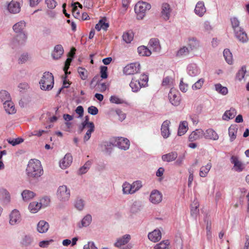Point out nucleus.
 I'll use <instances>...</instances> for the list:
<instances>
[{"instance_id": "nucleus-33", "label": "nucleus", "mask_w": 249, "mask_h": 249, "mask_svg": "<svg viewBox=\"0 0 249 249\" xmlns=\"http://www.w3.org/2000/svg\"><path fill=\"white\" fill-rule=\"evenodd\" d=\"M108 27L109 24L105 22V19H100L95 28L98 31H100L101 29L107 31Z\"/></svg>"}, {"instance_id": "nucleus-46", "label": "nucleus", "mask_w": 249, "mask_h": 249, "mask_svg": "<svg viewBox=\"0 0 249 249\" xmlns=\"http://www.w3.org/2000/svg\"><path fill=\"white\" fill-rule=\"evenodd\" d=\"M123 191L124 194H132V186L127 182H125L123 185Z\"/></svg>"}, {"instance_id": "nucleus-64", "label": "nucleus", "mask_w": 249, "mask_h": 249, "mask_svg": "<svg viewBox=\"0 0 249 249\" xmlns=\"http://www.w3.org/2000/svg\"><path fill=\"white\" fill-rule=\"evenodd\" d=\"M84 249H97L93 242H89L88 243L84 246Z\"/></svg>"}, {"instance_id": "nucleus-1", "label": "nucleus", "mask_w": 249, "mask_h": 249, "mask_svg": "<svg viewBox=\"0 0 249 249\" xmlns=\"http://www.w3.org/2000/svg\"><path fill=\"white\" fill-rule=\"evenodd\" d=\"M39 84L41 89L51 90L54 85V78L53 74L49 72H45L39 81Z\"/></svg>"}, {"instance_id": "nucleus-38", "label": "nucleus", "mask_w": 249, "mask_h": 249, "mask_svg": "<svg viewBox=\"0 0 249 249\" xmlns=\"http://www.w3.org/2000/svg\"><path fill=\"white\" fill-rule=\"evenodd\" d=\"M231 22L232 28L234 32L240 30L242 28L239 26L240 21L236 17H233L231 18Z\"/></svg>"}, {"instance_id": "nucleus-41", "label": "nucleus", "mask_w": 249, "mask_h": 249, "mask_svg": "<svg viewBox=\"0 0 249 249\" xmlns=\"http://www.w3.org/2000/svg\"><path fill=\"white\" fill-rule=\"evenodd\" d=\"M92 220L91 216L90 214L86 215L81 221V226L79 225L80 228L87 227L89 225Z\"/></svg>"}, {"instance_id": "nucleus-53", "label": "nucleus", "mask_w": 249, "mask_h": 249, "mask_svg": "<svg viewBox=\"0 0 249 249\" xmlns=\"http://www.w3.org/2000/svg\"><path fill=\"white\" fill-rule=\"evenodd\" d=\"M133 38V35L131 33H124L123 35V40L127 43H130Z\"/></svg>"}, {"instance_id": "nucleus-32", "label": "nucleus", "mask_w": 249, "mask_h": 249, "mask_svg": "<svg viewBox=\"0 0 249 249\" xmlns=\"http://www.w3.org/2000/svg\"><path fill=\"white\" fill-rule=\"evenodd\" d=\"M170 242L168 240H163L157 244L153 249H168L169 248Z\"/></svg>"}, {"instance_id": "nucleus-54", "label": "nucleus", "mask_w": 249, "mask_h": 249, "mask_svg": "<svg viewBox=\"0 0 249 249\" xmlns=\"http://www.w3.org/2000/svg\"><path fill=\"white\" fill-rule=\"evenodd\" d=\"M74 206L79 211L83 210L84 207L83 200L81 199H77L75 202Z\"/></svg>"}, {"instance_id": "nucleus-57", "label": "nucleus", "mask_w": 249, "mask_h": 249, "mask_svg": "<svg viewBox=\"0 0 249 249\" xmlns=\"http://www.w3.org/2000/svg\"><path fill=\"white\" fill-rule=\"evenodd\" d=\"M107 89L106 83H97L96 84V90L100 92H104Z\"/></svg>"}, {"instance_id": "nucleus-3", "label": "nucleus", "mask_w": 249, "mask_h": 249, "mask_svg": "<svg viewBox=\"0 0 249 249\" xmlns=\"http://www.w3.org/2000/svg\"><path fill=\"white\" fill-rule=\"evenodd\" d=\"M50 203V199L47 197H43L40 199V202L36 201L30 203L29 206V209L32 213H36L42 207L47 206Z\"/></svg>"}, {"instance_id": "nucleus-63", "label": "nucleus", "mask_w": 249, "mask_h": 249, "mask_svg": "<svg viewBox=\"0 0 249 249\" xmlns=\"http://www.w3.org/2000/svg\"><path fill=\"white\" fill-rule=\"evenodd\" d=\"M116 114L118 116V119L121 121L124 120L126 117L125 114L120 109L116 110Z\"/></svg>"}, {"instance_id": "nucleus-23", "label": "nucleus", "mask_w": 249, "mask_h": 249, "mask_svg": "<svg viewBox=\"0 0 249 249\" xmlns=\"http://www.w3.org/2000/svg\"><path fill=\"white\" fill-rule=\"evenodd\" d=\"M236 114V110L234 108H231L230 110H226L222 116V119L226 121L233 119Z\"/></svg>"}, {"instance_id": "nucleus-6", "label": "nucleus", "mask_w": 249, "mask_h": 249, "mask_svg": "<svg viewBox=\"0 0 249 249\" xmlns=\"http://www.w3.org/2000/svg\"><path fill=\"white\" fill-rule=\"evenodd\" d=\"M168 98L170 103L174 106H178L181 101V97L179 92L176 89L171 88L168 94Z\"/></svg>"}, {"instance_id": "nucleus-21", "label": "nucleus", "mask_w": 249, "mask_h": 249, "mask_svg": "<svg viewBox=\"0 0 249 249\" xmlns=\"http://www.w3.org/2000/svg\"><path fill=\"white\" fill-rule=\"evenodd\" d=\"M64 53V50L61 45H57L55 46L53 52L52 53L53 58L58 59L61 57Z\"/></svg>"}, {"instance_id": "nucleus-56", "label": "nucleus", "mask_w": 249, "mask_h": 249, "mask_svg": "<svg viewBox=\"0 0 249 249\" xmlns=\"http://www.w3.org/2000/svg\"><path fill=\"white\" fill-rule=\"evenodd\" d=\"M107 68L106 66H102L100 68V73L101 77L105 79L107 77Z\"/></svg>"}, {"instance_id": "nucleus-39", "label": "nucleus", "mask_w": 249, "mask_h": 249, "mask_svg": "<svg viewBox=\"0 0 249 249\" xmlns=\"http://www.w3.org/2000/svg\"><path fill=\"white\" fill-rule=\"evenodd\" d=\"M215 90L219 93L225 95L228 93V90L226 87L222 86L220 84L215 85Z\"/></svg>"}, {"instance_id": "nucleus-12", "label": "nucleus", "mask_w": 249, "mask_h": 249, "mask_svg": "<svg viewBox=\"0 0 249 249\" xmlns=\"http://www.w3.org/2000/svg\"><path fill=\"white\" fill-rule=\"evenodd\" d=\"M162 199V194L157 190L152 191L150 195L149 200L153 204H159Z\"/></svg>"}, {"instance_id": "nucleus-43", "label": "nucleus", "mask_w": 249, "mask_h": 249, "mask_svg": "<svg viewBox=\"0 0 249 249\" xmlns=\"http://www.w3.org/2000/svg\"><path fill=\"white\" fill-rule=\"evenodd\" d=\"M199 204L197 201H194L191 205V214L194 217H196L199 212L198 207Z\"/></svg>"}, {"instance_id": "nucleus-2", "label": "nucleus", "mask_w": 249, "mask_h": 249, "mask_svg": "<svg viewBox=\"0 0 249 249\" xmlns=\"http://www.w3.org/2000/svg\"><path fill=\"white\" fill-rule=\"evenodd\" d=\"M151 5L143 1H139L135 6L134 10L137 15V18L142 19L145 16L146 12L151 8Z\"/></svg>"}, {"instance_id": "nucleus-14", "label": "nucleus", "mask_w": 249, "mask_h": 249, "mask_svg": "<svg viewBox=\"0 0 249 249\" xmlns=\"http://www.w3.org/2000/svg\"><path fill=\"white\" fill-rule=\"evenodd\" d=\"M148 239L153 242H157L161 238V233L160 230L156 229L148 234Z\"/></svg>"}, {"instance_id": "nucleus-8", "label": "nucleus", "mask_w": 249, "mask_h": 249, "mask_svg": "<svg viewBox=\"0 0 249 249\" xmlns=\"http://www.w3.org/2000/svg\"><path fill=\"white\" fill-rule=\"evenodd\" d=\"M26 170L27 171H42L43 167L39 160L31 159L28 162Z\"/></svg>"}, {"instance_id": "nucleus-60", "label": "nucleus", "mask_w": 249, "mask_h": 249, "mask_svg": "<svg viewBox=\"0 0 249 249\" xmlns=\"http://www.w3.org/2000/svg\"><path fill=\"white\" fill-rule=\"evenodd\" d=\"M45 2L49 8L53 9L56 7V2L54 0H46Z\"/></svg>"}, {"instance_id": "nucleus-19", "label": "nucleus", "mask_w": 249, "mask_h": 249, "mask_svg": "<svg viewBox=\"0 0 249 249\" xmlns=\"http://www.w3.org/2000/svg\"><path fill=\"white\" fill-rule=\"evenodd\" d=\"M3 107L5 108L6 112L9 114H14L16 112V109L15 107L14 103L11 101V100L3 103Z\"/></svg>"}, {"instance_id": "nucleus-55", "label": "nucleus", "mask_w": 249, "mask_h": 249, "mask_svg": "<svg viewBox=\"0 0 249 249\" xmlns=\"http://www.w3.org/2000/svg\"><path fill=\"white\" fill-rule=\"evenodd\" d=\"M188 72L191 76H195L197 73V70L192 65L188 67Z\"/></svg>"}, {"instance_id": "nucleus-52", "label": "nucleus", "mask_w": 249, "mask_h": 249, "mask_svg": "<svg viewBox=\"0 0 249 249\" xmlns=\"http://www.w3.org/2000/svg\"><path fill=\"white\" fill-rule=\"evenodd\" d=\"M195 13L199 17L202 16V3L199 1L197 3L195 9Z\"/></svg>"}, {"instance_id": "nucleus-5", "label": "nucleus", "mask_w": 249, "mask_h": 249, "mask_svg": "<svg viewBox=\"0 0 249 249\" xmlns=\"http://www.w3.org/2000/svg\"><path fill=\"white\" fill-rule=\"evenodd\" d=\"M56 195L60 200L68 201L70 197V190L65 185L60 186L58 188Z\"/></svg>"}, {"instance_id": "nucleus-51", "label": "nucleus", "mask_w": 249, "mask_h": 249, "mask_svg": "<svg viewBox=\"0 0 249 249\" xmlns=\"http://www.w3.org/2000/svg\"><path fill=\"white\" fill-rule=\"evenodd\" d=\"M132 194L139 190L142 186V182L140 181H136L134 182L132 184Z\"/></svg>"}, {"instance_id": "nucleus-48", "label": "nucleus", "mask_w": 249, "mask_h": 249, "mask_svg": "<svg viewBox=\"0 0 249 249\" xmlns=\"http://www.w3.org/2000/svg\"><path fill=\"white\" fill-rule=\"evenodd\" d=\"M246 72V67L245 66L242 67L241 69L238 71L236 74V78L241 81L245 76V74Z\"/></svg>"}, {"instance_id": "nucleus-26", "label": "nucleus", "mask_w": 249, "mask_h": 249, "mask_svg": "<svg viewBox=\"0 0 249 249\" xmlns=\"http://www.w3.org/2000/svg\"><path fill=\"white\" fill-rule=\"evenodd\" d=\"M49 224L44 220L40 221L38 222L37 226V231L40 233H45L47 232L49 229Z\"/></svg>"}, {"instance_id": "nucleus-58", "label": "nucleus", "mask_w": 249, "mask_h": 249, "mask_svg": "<svg viewBox=\"0 0 249 249\" xmlns=\"http://www.w3.org/2000/svg\"><path fill=\"white\" fill-rule=\"evenodd\" d=\"M41 172H28V177L30 179L36 178L41 176Z\"/></svg>"}, {"instance_id": "nucleus-10", "label": "nucleus", "mask_w": 249, "mask_h": 249, "mask_svg": "<svg viewBox=\"0 0 249 249\" xmlns=\"http://www.w3.org/2000/svg\"><path fill=\"white\" fill-rule=\"evenodd\" d=\"M72 157L70 153L66 154L59 162L60 168L64 170L69 167L72 162Z\"/></svg>"}, {"instance_id": "nucleus-28", "label": "nucleus", "mask_w": 249, "mask_h": 249, "mask_svg": "<svg viewBox=\"0 0 249 249\" xmlns=\"http://www.w3.org/2000/svg\"><path fill=\"white\" fill-rule=\"evenodd\" d=\"M202 135L201 129H196L193 131L189 136V140L190 142H193L199 139Z\"/></svg>"}, {"instance_id": "nucleus-17", "label": "nucleus", "mask_w": 249, "mask_h": 249, "mask_svg": "<svg viewBox=\"0 0 249 249\" xmlns=\"http://www.w3.org/2000/svg\"><path fill=\"white\" fill-rule=\"evenodd\" d=\"M131 239L129 234H125L122 237L117 239L116 242L114 244V246L117 248H120L121 246L127 244Z\"/></svg>"}, {"instance_id": "nucleus-30", "label": "nucleus", "mask_w": 249, "mask_h": 249, "mask_svg": "<svg viewBox=\"0 0 249 249\" xmlns=\"http://www.w3.org/2000/svg\"><path fill=\"white\" fill-rule=\"evenodd\" d=\"M138 52L140 55L149 56L151 54V51L145 46H141L138 48Z\"/></svg>"}, {"instance_id": "nucleus-18", "label": "nucleus", "mask_w": 249, "mask_h": 249, "mask_svg": "<svg viewBox=\"0 0 249 249\" xmlns=\"http://www.w3.org/2000/svg\"><path fill=\"white\" fill-rule=\"evenodd\" d=\"M20 220V215L17 210H13L10 215L9 223L11 225H15Z\"/></svg>"}, {"instance_id": "nucleus-62", "label": "nucleus", "mask_w": 249, "mask_h": 249, "mask_svg": "<svg viewBox=\"0 0 249 249\" xmlns=\"http://www.w3.org/2000/svg\"><path fill=\"white\" fill-rule=\"evenodd\" d=\"M88 113L93 115H95L98 113V108L95 106H90L88 109Z\"/></svg>"}, {"instance_id": "nucleus-47", "label": "nucleus", "mask_w": 249, "mask_h": 249, "mask_svg": "<svg viewBox=\"0 0 249 249\" xmlns=\"http://www.w3.org/2000/svg\"><path fill=\"white\" fill-rule=\"evenodd\" d=\"M189 53V50L186 47H183L180 48L177 53V56L180 57L183 56H186Z\"/></svg>"}, {"instance_id": "nucleus-61", "label": "nucleus", "mask_w": 249, "mask_h": 249, "mask_svg": "<svg viewBox=\"0 0 249 249\" xmlns=\"http://www.w3.org/2000/svg\"><path fill=\"white\" fill-rule=\"evenodd\" d=\"M23 141V140L22 138H18L15 139L9 140L8 142L12 145L15 146L17 144L21 143Z\"/></svg>"}, {"instance_id": "nucleus-44", "label": "nucleus", "mask_w": 249, "mask_h": 249, "mask_svg": "<svg viewBox=\"0 0 249 249\" xmlns=\"http://www.w3.org/2000/svg\"><path fill=\"white\" fill-rule=\"evenodd\" d=\"M77 71L80 78L82 80H86L88 78V72L86 69L79 67L77 69Z\"/></svg>"}, {"instance_id": "nucleus-4", "label": "nucleus", "mask_w": 249, "mask_h": 249, "mask_svg": "<svg viewBox=\"0 0 249 249\" xmlns=\"http://www.w3.org/2000/svg\"><path fill=\"white\" fill-rule=\"evenodd\" d=\"M141 68V65L139 62L131 63L124 67L123 72L125 75H133L139 73Z\"/></svg>"}, {"instance_id": "nucleus-24", "label": "nucleus", "mask_w": 249, "mask_h": 249, "mask_svg": "<svg viewBox=\"0 0 249 249\" xmlns=\"http://www.w3.org/2000/svg\"><path fill=\"white\" fill-rule=\"evenodd\" d=\"M238 127L236 124H232L229 128V136L230 142H233L236 138Z\"/></svg>"}, {"instance_id": "nucleus-13", "label": "nucleus", "mask_w": 249, "mask_h": 249, "mask_svg": "<svg viewBox=\"0 0 249 249\" xmlns=\"http://www.w3.org/2000/svg\"><path fill=\"white\" fill-rule=\"evenodd\" d=\"M170 5L167 3H163L161 6V16L165 20L169 19L171 13Z\"/></svg>"}, {"instance_id": "nucleus-50", "label": "nucleus", "mask_w": 249, "mask_h": 249, "mask_svg": "<svg viewBox=\"0 0 249 249\" xmlns=\"http://www.w3.org/2000/svg\"><path fill=\"white\" fill-rule=\"evenodd\" d=\"M188 45L191 50L196 49L199 47L198 42L194 38L189 39Z\"/></svg>"}, {"instance_id": "nucleus-35", "label": "nucleus", "mask_w": 249, "mask_h": 249, "mask_svg": "<svg viewBox=\"0 0 249 249\" xmlns=\"http://www.w3.org/2000/svg\"><path fill=\"white\" fill-rule=\"evenodd\" d=\"M86 128H88V130L84 137V141L85 142L88 141L90 139L91 133L94 130V124L93 123L89 124V126L86 127Z\"/></svg>"}, {"instance_id": "nucleus-31", "label": "nucleus", "mask_w": 249, "mask_h": 249, "mask_svg": "<svg viewBox=\"0 0 249 249\" xmlns=\"http://www.w3.org/2000/svg\"><path fill=\"white\" fill-rule=\"evenodd\" d=\"M188 130V123L186 121L182 122L178 127V136L184 135Z\"/></svg>"}, {"instance_id": "nucleus-9", "label": "nucleus", "mask_w": 249, "mask_h": 249, "mask_svg": "<svg viewBox=\"0 0 249 249\" xmlns=\"http://www.w3.org/2000/svg\"><path fill=\"white\" fill-rule=\"evenodd\" d=\"M113 144L118 148L124 150L128 149L130 146L129 140L126 138L123 137L115 138L113 142Z\"/></svg>"}, {"instance_id": "nucleus-59", "label": "nucleus", "mask_w": 249, "mask_h": 249, "mask_svg": "<svg viewBox=\"0 0 249 249\" xmlns=\"http://www.w3.org/2000/svg\"><path fill=\"white\" fill-rule=\"evenodd\" d=\"M72 59L70 58H68L67 60L65 61V66L64 67V71L65 72L66 74H67L68 73H70V72H68V70L69 68V67L70 66V64L71 62Z\"/></svg>"}, {"instance_id": "nucleus-20", "label": "nucleus", "mask_w": 249, "mask_h": 249, "mask_svg": "<svg viewBox=\"0 0 249 249\" xmlns=\"http://www.w3.org/2000/svg\"><path fill=\"white\" fill-rule=\"evenodd\" d=\"M149 45L153 50V51L159 52L160 50V45L159 40L158 38H152L149 42Z\"/></svg>"}, {"instance_id": "nucleus-42", "label": "nucleus", "mask_w": 249, "mask_h": 249, "mask_svg": "<svg viewBox=\"0 0 249 249\" xmlns=\"http://www.w3.org/2000/svg\"><path fill=\"white\" fill-rule=\"evenodd\" d=\"M109 101L111 103L116 104H122L125 102L123 98L117 95L111 96L109 98Z\"/></svg>"}, {"instance_id": "nucleus-49", "label": "nucleus", "mask_w": 249, "mask_h": 249, "mask_svg": "<svg viewBox=\"0 0 249 249\" xmlns=\"http://www.w3.org/2000/svg\"><path fill=\"white\" fill-rule=\"evenodd\" d=\"M140 82L141 83V85L142 86V87H144L147 85L148 81V76L147 75L145 74H142L141 75L140 78Z\"/></svg>"}, {"instance_id": "nucleus-27", "label": "nucleus", "mask_w": 249, "mask_h": 249, "mask_svg": "<svg viewBox=\"0 0 249 249\" xmlns=\"http://www.w3.org/2000/svg\"><path fill=\"white\" fill-rule=\"evenodd\" d=\"M178 154L176 152H172L162 156V160L164 161L171 162L177 159Z\"/></svg>"}, {"instance_id": "nucleus-45", "label": "nucleus", "mask_w": 249, "mask_h": 249, "mask_svg": "<svg viewBox=\"0 0 249 249\" xmlns=\"http://www.w3.org/2000/svg\"><path fill=\"white\" fill-rule=\"evenodd\" d=\"M10 196L9 192L4 188H0V199L9 201Z\"/></svg>"}, {"instance_id": "nucleus-36", "label": "nucleus", "mask_w": 249, "mask_h": 249, "mask_svg": "<svg viewBox=\"0 0 249 249\" xmlns=\"http://www.w3.org/2000/svg\"><path fill=\"white\" fill-rule=\"evenodd\" d=\"M22 198L24 201H28L33 198L35 196V193L30 190H25L21 194Z\"/></svg>"}, {"instance_id": "nucleus-34", "label": "nucleus", "mask_w": 249, "mask_h": 249, "mask_svg": "<svg viewBox=\"0 0 249 249\" xmlns=\"http://www.w3.org/2000/svg\"><path fill=\"white\" fill-rule=\"evenodd\" d=\"M223 53L226 61L229 64H231L233 61V58L232 53L230 50L228 49H224Z\"/></svg>"}, {"instance_id": "nucleus-7", "label": "nucleus", "mask_w": 249, "mask_h": 249, "mask_svg": "<svg viewBox=\"0 0 249 249\" xmlns=\"http://www.w3.org/2000/svg\"><path fill=\"white\" fill-rule=\"evenodd\" d=\"M22 0H12L8 4L7 9L12 14H17L20 11Z\"/></svg>"}, {"instance_id": "nucleus-15", "label": "nucleus", "mask_w": 249, "mask_h": 249, "mask_svg": "<svg viewBox=\"0 0 249 249\" xmlns=\"http://www.w3.org/2000/svg\"><path fill=\"white\" fill-rule=\"evenodd\" d=\"M170 122L169 120H166L163 122L161 126V135L164 138H167L170 135L169 131V125Z\"/></svg>"}, {"instance_id": "nucleus-11", "label": "nucleus", "mask_w": 249, "mask_h": 249, "mask_svg": "<svg viewBox=\"0 0 249 249\" xmlns=\"http://www.w3.org/2000/svg\"><path fill=\"white\" fill-rule=\"evenodd\" d=\"M230 161L233 164V167L236 170L242 171L245 167V164L242 162L236 156H232L230 158Z\"/></svg>"}, {"instance_id": "nucleus-40", "label": "nucleus", "mask_w": 249, "mask_h": 249, "mask_svg": "<svg viewBox=\"0 0 249 249\" xmlns=\"http://www.w3.org/2000/svg\"><path fill=\"white\" fill-rule=\"evenodd\" d=\"M0 99L2 102H7L11 100L10 94L5 90H2L0 92Z\"/></svg>"}, {"instance_id": "nucleus-37", "label": "nucleus", "mask_w": 249, "mask_h": 249, "mask_svg": "<svg viewBox=\"0 0 249 249\" xmlns=\"http://www.w3.org/2000/svg\"><path fill=\"white\" fill-rule=\"evenodd\" d=\"M18 34H19L16 37V40L18 44L22 45L26 42L27 38V36L23 32L18 33Z\"/></svg>"}, {"instance_id": "nucleus-29", "label": "nucleus", "mask_w": 249, "mask_h": 249, "mask_svg": "<svg viewBox=\"0 0 249 249\" xmlns=\"http://www.w3.org/2000/svg\"><path fill=\"white\" fill-rule=\"evenodd\" d=\"M26 26V23L24 21H20L14 25L13 30L16 33H22Z\"/></svg>"}, {"instance_id": "nucleus-25", "label": "nucleus", "mask_w": 249, "mask_h": 249, "mask_svg": "<svg viewBox=\"0 0 249 249\" xmlns=\"http://www.w3.org/2000/svg\"><path fill=\"white\" fill-rule=\"evenodd\" d=\"M203 136L206 139L217 140L218 139V135L212 129H207L205 133H203Z\"/></svg>"}, {"instance_id": "nucleus-16", "label": "nucleus", "mask_w": 249, "mask_h": 249, "mask_svg": "<svg viewBox=\"0 0 249 249\" xmlns=\"http://www.w3.org/2000/svg\"><path fill=\"white\" fill-rule=\"evenodd\" d=\"M235 37L238 40L243 43L247 42L248 40V37L246 32L243 28L234 32Z\"/></svg>"}, {"instance_id": "nucleus-22", "label": "nucleus", "mask_w": 249, "mask_h": 249, "mask_svg": "<svg viewBox=\"0 0 249 249\" xmlns=\"http://www.w3.org/2000/svg\"><path fill=\"white\" fill-rule=\"evenodd\" d=\"M141 85L139 80H137L135 77H133L132 78L129 86L132 91L138 92L142 87Z\"/></svg>"}]
</instances>
